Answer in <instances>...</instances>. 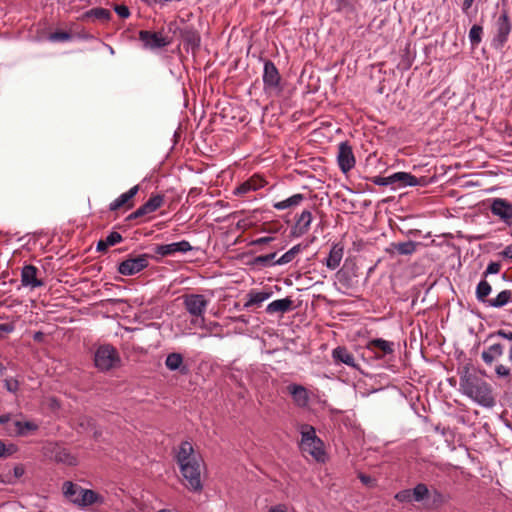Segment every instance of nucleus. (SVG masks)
<instances>
[{
	"mask_svg": "<svg viewBox=\"0 0 512 512\" xmlns=\"http://www.w3.org/2000/svg\"><path fill=\"white\" fill-rule=\"evenodd\" d=\"M274 240V237H271V236H267V237H261V238H258L254 241H252V245H264V244H268L270 243L271 241Z\"/></svg>",
	"mask_w": 512,
	"mask_h": 512,
	"instance_id": "bf43d9fd",
	"label": "nucleus"
},
{
	"mask_svg": "<svg viewBox=\"0 0 512 512\" xmlns=\"http://www.w3.org/2000/svg\"><path fill=\"white\" fill-rule=\"evenodd\" d=\"M312 221V214L309 210H304L296 219L294 226L291 228V237H300L308 232Z\"/></svg>",
	"mask_w": 512,
	"mask_h": 512,
	"instance_id": "a211bd4d",
	"label": "nucleus"
},
{
	"mask_svg": "<svg viewBox=\"0 0 512 512\" xmlns=\"http://www.w3.org/2000/svg\"><path fill=\"white\" fill-rule=\"evenodd\" d=\"M94 363L99 370L109 371L121 365V358L113 345L104 344L97 348L94 354Z\"/></svg>",
	"mask_w": 512,
	"mask_h": 512,
	"instance_id": "20e7f679",
	"label": "nucleus"
},
{
	"mask_svg": "<svg viewBox=\"0 0 512 512\" xmlns=\"http://www.w3.org/2000/svg\"><path fill=\"white\" fill-rule=\"evenodd\" d=\"M504 345L500 342H492L487 349H485L481 357L485 364L491 366L499 357L503 355Z\"/></svg>",
	"mask_w": 512,
	"mask_h": 512,
	"instance_id": "b1692460",
	"label": "nucleus"
},
{
	"mask_svg": "<svg viewBox=\"0 0 512 512\" xmlns=\"http://www.w3.org/2000/svg\"><path fill=\"white\" fill-rule=\"evenodd\" d=\"M13 425H14V429L7 428V430L10 433H15L16 435H25L26 430H36L38 428L35 423L30 422V421H25V422L15 421L13 423Z\"/></svg>",
	"mask_w": 512,
	"mask_h": 512,
	"instance_id": "e433bc0d",
	"label": "nucleus"
},
{
	"mask_svg": "<svg viewBox=\"0 0 512 512\" xmlns=\"http://www.w3.org/2000/svg\"><path fill=\"white\" fill-rule=\"evenodd\" d=\"M271 295H272V292H265V291L255 292V293L250 292L248 294L249 300L244 304V308L251 307L252 305H258V304L262 303L263 301H265L266 299L270 298Z\"/></svg>",
	"mask_w": 512,
	"mask_h": 512,
	"instance_id": "4c0bfd02",
	"label": "nucleus"
},
{
	"mask_svg": "<svg viewBox=\"0 0 512 512\" xmlns=\"http://www.w3.org/2000/svg\"><path fill=\"white\" fill-rule=\"evenodd\" d=\"M343 253H344L343 245L341 243L334 244L329 252V255H328L326 261H325L326 266L331 270L336 269L340 265V262L343 258Z\"/></svg>",
	"mask_w": 512,
	"mask_h": 512,
	"instance_id": "a878e982",
	"label": "nucleus"
},
{
	"mask_svg": "<svg viewBox=\"0 0 512 512\" xmlns=\"http://www.w3.org/2000/svg\"><path fill=\"white\" fill-rule=\"evenodd\" d=\"M497 34L493 39L496 47H503L508 40V36L511 32V22L508 16V12L503 10L497 19Z\"/></svg>",
	"mask_w": 512,
	"mask_h": 512,
	"instance_id": "1a4fd4ad",
	"label": "nucleus"
},
{
	"mask_svg": "<svg viewBox=\"0 0 512 512\" xmlns=\"http://www.w3.org/2000/svg\"><path fill=\"white\" fill-rule=\"evenodd\" d=\"M305 199L303 194H295L286 200L274 203L273 207L277 210H283L299 205Z\"/></svg>",
	"mask_w": 512,
	"mask_h": 512,
	"instance_id": "f704fd0d",
	"label": "nucleus"
},
{
	"mask_svg": "<svg viewBox=\"0 0 512 512\" xmlns=\"http://www.w3.org/2000/svg\"><path fill=\"white\" fill-rule=\"evenodd\" d=\"M281 76L275 64L271 60L264 63L263 83L266 91H281Z\"/></svg>",
	"mask_w": 512,
	"mask_h": 512,
	"instance_id": "0eeeda50",
	"label": "nucleus"
},
{
	"mask_svg": "<svg viewBox=\"0 0 512 512\" xmlns=\"http://www.w3.org/2000/svg\"><path fill=\"white\" fill-rule=\"evenodd\" d=\"M504 258L512 259V244L508 245L501 253Z\"/></svg>",
	"mask_w": 512,
	"mask_h": 512,
	"instance_id": "e2e57ef3",
	"label": "nucleus"
},
{
	"mask_svg": "<svg viewBox=\"0 0 512 512\" xmlns=\"http://www.w3.org/2000/svg\"><path fill=\"white\" fill-rule=\"evenodd\" d=\"M307 245L302 246L301 244H297L293 246L290 250L284 253L278 260L273 262L274 265H284L290 263Z\"/></svg>",
	"mask_w": 512,
	"mask_h": 512,
	"instance_id": "72a5a7b5",
	"label": "nucleus"
},
{
	"mask_svg": "<svg viewBox=\"0 0 512 512\" xmlns=\"http://www.w3.org/2000/svg\"><path fill=\"white\" fill-rule=\"evenodd\" d=\"M491 290V285L486 280L480 281L476 288L477 299L481 302H487L486 298L490 294Z\"/></svg>",
	"mask_w": 512,
	"mask_h": 512,
	"instance_id": "58836bf2",
	"label": "nucleus"
},
{
	"mask_svg": "<svg viewBox=\"0 0 512 512\" xmlns=\"http://www.w3.org/2000/svg\"><path fill=\"white\" fill-rule=\"evenodd\" d=\"M368 180L371 181L373 184L379 185V186L392 185L391 184V176H388V177L374 176V177L368 178Z\"/></svg>",
	"mask_w": 512,
	"mask_h": 512,
	"instance_id": "09e8293b",
	"label": "nucleus"
},
{
	"mask_svg": "<svg viewBox=\"0 0 512 512\" xmlns=\"http://www.w3.org/2000/svg\"><path fill=\"white\" fill-rule=\"evenodd\" d=\"M150 258L152 256L149 254L129 255L127 259L119 263L118 273L124 276L135 275L148 267Z\"/></svg>",
	"mask_w": 512,
	"mask_h": 512,
	"instance_id": "39448f33",
	"label": "nucleus"
},
{
	"mask_svg": "<svg viewBox=\"0 0 512 512\" xmlns=\"http://www.w3.org/2000/svg\"><path fill=\"white\" fill-rule=\"evenodd\" d=\"M114 11L121 18H128L130 16V10L126 5H116Z\"/></svg>",
	"mask_w": 512,
	"mask_h": 512,
	"instance_id": "864d4df0",
	"label": "nucleus"
},
{
	"mask_svg": "<svg viewBox=\"0 0 512 512\" xmlns=\"http://www.w3.org/2000/svg\"><path fill=\"white\" fill-rule=\"evenodd\" d=\"M38 269L34 265H25L21 271V282L23 286L32 288L41 287L44 282L37 278Z\"/></svg>",
	"mask_w": 512,
	"mask_h": 512,
	"instance_id": "aec40b11",
	"label": "nucleus"
},
{
	"mask_svg": "<svg viewBox=\"0 0 512 512\" xmlns=\"http://www.w3.org/2000/svg\"><path fill=\"white\" fill-rule=\"evenodd\" d=\"M358 267L355 263L349 268L346 265L337 271L336 278L338 282L345 289H351L355 286V282L353 281L354 277H357Z\"/></svg>",
	"mask_w": 512,
	"mask_h": 512,
	"instance_id": "6ab92c4d",
	"label": "nucleus"
},
{
	"mask_svg": "<svg viewBox=\"0 0 512 512\" xmlns=\"http://www.w3.org/2000/svg\"><path fill=\"white\" fill-rule=\"evenodd\" d=\"M446 502L445 496L439 490L433 488L429 492V498L426 501V508L437 509Z\"/></svg>",
	"mask_w": 512,
	"mask_h": 512,
	"instance_id": "7c9ffc66",
	"label": "nucleus"
},
{
	"mask_svg": "<svg viewBox=\"0 0 512 512\" xmlns=\"http://www.w3.org/2000/svg\"><path fill=\"white\" fill-rule=\"evenodd\" d=\"M105 240L107 241L109 246H114L122 242L123 237L120 233L113 231L105 238Z\"/></svg>",
	"mask_w": 512,
	"mask_h": 512,
	"instance_id": "8fccbe9b",
	"label": "nucleus"
},
{
	"mask_svg": "<svg viewBox=\"0 0 512 512\" xmlns=\"http://www.w3.org/2000/svg\"><path fill=\"white\" fill-rule=\"evenodd\" d=\"M15 329V325L13 323H3L0 324V339L4 338L5 334H9L13 332Z\"/></svg>",
	"mask_w": 512,
	"mask_h": 512,
	"instance_id": "6e6d98bb",
	"label": "nucleus"
},
{
	"mask_svg": "<svg viewBox=\"0 0 512 512\" xmlns=\"http://www.w3.org/2000/svg\"><path fill=\"white\" fill-rule=\"evenodd\" d=\"M79 486H77L76 484L70 482V481H66L64 484H63V492H64V495L65 497H67L71 502H72V499H76V497H74L77 493L79 494Z\"/></svg>",
	"mask_w": 512,
	"mask_h": 512,
	"instance_id": "37998d69",
	"label": "nucleus"
},
{
	"mask_svg": "<svg viewBox=\"0 0 512 512\" xmlns=\"http://www.w3.org/2000/svg\"><path fill=\"white\" fill-rule=\"evenodd\" d=\"M15 478H20L24 475L25 469L23 465H16L13 469Z\"/></svg>",
	"mask_w": 512,
	"mask_h": 512,
	"instance_id": "680f3d73",
	"label": "nucleus"
},
{
	"mask_svg": "<svg viewBox=\"0 0 512 512\" xmlns=\"http://www.w3.org/2000/svg\"><path fill=\"white\" fill-rule=\"evenodd\" d=\"M395 499L398 500L399 502H411L412 500H414L413 496L411 495V489L399 491L395 495Z\"/></svg>",
	"mask_w": 512,
	"mask_h": 512,
	"instance_id": "de8ad7c7",
	"label": "nucleus"
},
{
	"mask_svg": "<svg viewBox=\"0 0 512 512\" xmlns=\"http://www.w3.org/2000/svg\"><path fill=\"white\" fill-rule=\"evenodd\" d=\"M44 337H45V335H44V333H43V332H41V331H37V332H35V333H34V335H33V339H34V341H36V342H42V341H43V339H44Z\"/></svg>",
	"mask_w": 512,
	"mask_h": 512,
	"instance_id": "69168bd1",
	"label": "nucleus"
},
{
	"mask_svg": "<svg viewBox=\"0 0 512 512\" xmlns=\"http://www.w3.org/2000/svg\"><path fill=\"white\" fill-rule=\"evenodd\" d=\"M495 337H502L504 339H507L508 341H512V332L511 331H505V330H498L495 332L490 333L486 340V342H491Z\"/></svg>",
	"mask_w": 512,
	"mask_h": 512,
	"instance_id": "a18cd8bd",
	"label": "nucleus"
},
{
	"mask_svg": "<svg viewBox=\"0 0 512 512\" xmlns=\"http://www.w3.org/2000/svg\"><path fill=\"white\" fill-rule=\"evenodd\" d=\"M108 247H110L105 239H101L98 241L96 250L98 252H106L108 250Z\"/></svg>",
	"mask_w": 512,
	"mask_h": 512,
	"instance_id": "052dcab7",
	"label": "nucleus"
},
{
	"mask_svg": "<svg viewBox=\"0 0 512 512\" xmlns=\"http://www.w3.org/2000/svg\"><path fill=\"white\" fill-rule=\"evenodd\" d=\"M126 331L131 333V335L126 339L124 346L126 348H131L135 351L143 352V348L136 347L135 342H145V331L142 328H126Z\"/></svg>",
	"mask_w": 512,
	"mask_h": 512,
	"instance_id": "bb28decb",
	"label": "nucleus"
},
{
	"mask_svg": "<svg viewBox=\"0 0 512 512\" xmlns=\"http://www.w3.org/2000/svg\"><path fill=\"white\" fill-rule=\"evenodd\" d=\"M56 459L58 461H61V462H64V463H67L68 465H74L75 464V458L73 456H71L69 453H63V457L62 456H56Z\"/></svg>",
	"mask_w": 512,
	"mask_h": 512,
	"instance_id": "13d9d810",
	"label": "nucleus"
},
{
	"mask_svg": "<svg viewBox=\"0 0 512 512\" xmlns=\"http://www.w3.org/2000/svg\"><path fill=\"white\" fill-rule=\"evenodd\" d=\"M501 269V263L500 262H491L486 268V271L484 272V277H487L489 274H497Z\"/></svg>",
	"mask_w": 512,
	"mask_h": 512,
	"instance_id": "603ef678",
	"label": "nucleus"
},
{
	"mask_svg": "<svg viewBox=\"0 0 512 512\" xmlns=\"http://www.w3.org/2000/svg\"><path fill=\"white\" fill-rule=\"evenodd\" d=\"M176 459L182 476L187 481L185 486L194 492H200L203 489L200 477L201 457L194 454L191 442L183 441L180 444Z\"/></svg>",
	"mask_w": 512,
	"mask_h": 512,
	"instance_id": "f03ea898",
	"label": "nucleus"
},
{
	"mask_svg": "<svg viewBox=\"0 0 512 512\" xmlns=\"http://www.w3.org/2000/svg\"><path fill=\"white\" fill-rule=\"evenodd\" d=\"M95 420L92 417L82 416L78 419L77 423V431L81 432H90L91 429H95Z\"/></svg>",
	"mask_w": 512,
	"mask_h": 512,
	"instance_id": "ea45409f",
	"label": "nucleus"
},
{
	"mask_svg": "<svg viewBox=\"0 0 512 512\" xmlns=\"http://www.w3.org/2000/svg\"><path fill=\"white\" fill-rule=\"evenodd\" d=\"M5 388L12 393H15L19 389V381L16 379H5Z\"/></svg>",
	"mask_w": 512,
	"mask_h": 512,
	"instance_id": "3c124183",
	"label": "nucleus"
},
{
	"mask_svg": "<svg viewBox=\"0 0 512 512\" xmlns=\"http://www.w3.org/2000/svg\"><path fill=\"white\" fill-rule=\"evenodd\" d=\"M333 359L336 363H343L349 367L357 368L354 356L344 346H338L332 352Z\"/></svg>",
	"mask_w": 512,
	"mask_h": 512,
	"instance_id": "393cba45",
	"label": "nucleus"
},
{
	"mask_svg": "<svg viewBox=\"0 0 512 512\" xmlns=\"http://www.w3.org/2000/svg\"><path fill=\"white\" fill-rule=\"evenodd\" d=\"M338 165L343 173H347L355 166V157L351 145L345 141L339 144Z\"/></svg>",
	"mask_w": 512,
	"mask_h": 512,
	"instance_id": "9b49d317",
	"label": "nucleus"
},
{
	"mask_svg": "<svg viewBox=\"0 0 512 512\" xmlns=\"http://www.w3.org/2000/svg\"><path fill=\"white\" fill-rule=\"evenodd\" d=\"M164 203V195L156 194L152 195L148 201H146L142 207L143 211H145L146 215L158 210Z\"/></svg>",
	"mask_w": 512,
	"mask_h": 512,
	"instance_id": "473e14b6",
	"label": "nucleus"
},
{
	"mask_svg": "<svg viewBox=\"0 0 512 512\" xmlns=\"http://www.w3.org/2000/svg\"><path fill=\"white\" fill-rule=\"evenodd\" d=\"M482 33H483L482 26L475 24L471 27L470 32H469V38H470L471 44L473 46H476L481 42Z\"/></svg>",
	"mask_w": 512,
	"mask_h": 512,
	"instance_id": "79ce46f5",
	"label": "nucleus"
},
{
	"mask_svg": "<svg viewBox=\"0 0 512 512\" xmlns=\"http://www.w3.org/2000/svg\"><path fill=\"white\" fill-rule=\"evenodd\" d=\"M429 492L430 489L424 483H419L411 489V495L416 502L427 501L429 498Z\"/></svg>",
	"mask_w": 512,
	"mask_h": 512,
	"instance_id": "c9c22d12",
	"label": "nucleus"
},
{
	"mask_svg": "<svg viewBox=\"0 0 512 512\" xmlns=\"http://www.w3.org/2000/svg\"><path fill=\"white\" fill-rule=\"evenodd\" d=\"M391 176V184H396L398 187L405 186H423L426 185L427 181L425 177H416L408 172H396Z\"/></svg>",
	"mask_w": 512,
	"mask_h": 512,
	"instance_id": "ddd939ff",
	"label": "nucleus"
},
{
	"mask_svg": "<svg viewBox=\"0 0 512 512\" xmlns=\"http://www.w3.org/2000/svg\"><path fill=\"white\" fill-rule=\"evenodd\" d=\"M367 349L374 352L377 358L394 353V343L382 338L372 339L367 343Z\"/></svg>",
	"mask_w": 512,
	"mask_h": 512,
	"instance_id": "4468645a",
	"label": "nucleus"
},
{
	"mask_svg": "<svg viewBox=\"0 0 512 512\" xmlns=\"http://www.w3.org/2000/svg\"><path fill=\"white\" fill-rule=\"evenodd\" d=\"M178 32L185 50L187 52L190 50L193 55H196L201 45L199 31L191 25L184 24L182 27L178 28Z\"/></svg>",
	"mask_w": 512,
	"mask_h": 512,
	"instance_id": "423d86ee",
	"label": "nucleus"
},
{
	"mask_svg": "<svg viewBox=\"0 0 512 512\" xmlns=\"http://www.w3.org/2000/svg\"><path fill=\"white\" fill-rule=\"evenodd\" d=\"M435 430L437 432H440L443 435H445L447 432H450V429L448 427H445V426L441 427L440 424L435 426Z\"/></svg>",
	"mask_w": 512,
	"mask_h": 512,
	"instance_id": "774afa93",
	"label": "nucleus"
},
{
	"mask_svg": "<svg viewBox=\"0 0 512 512\" xmlns=\"http://www.w3.org/2000/svg\"><path fill=\"white\" fill-rule=\"evenodd\" d=\"M418 245L419 243L412 240L400 243H391L390 246L385 249V251L390 256H393L394 254L408 256L412 255L416 251Z\"/></svg>",
	"mask_w": 512,
	"mask_h": 512,
	"instance_id": "4be33fe9",
	"label": "nucleus"
},
{
	"mask_svg": "<svg viewBox=\"0 0 512 512\" xmlns=\"http://www.w3.org/2000/svg\"><path fill=\"white\" fill-rule=\"evenodd\" d=\"M491 212L508 226H512V204L505 199L496 198L490 206Z\"/></svg>",
	"mask_w": 512,
	"mask_h": 512,
	"instance_id": "f8f14e48",
	"label": "nucleus"
},
{
	"mask_svg": "<svg viewBox=\"0 0 512 512\" xmlns=\"http://www.w3.org/2000/svg\"><path fill=\"white\" fill-rule=\"evenodd\" d=\"M139 189H140L139 185H135L131 189H129L127 192L120 195L116 200H114L112 203H110L109 210L117 211L122 207H126L127 209L132 208L134 206L132 199L136 196Z\"/></svg>",
	"mask_w": 512,
	"mask_h": 512,
	"instance_id": "f3484780",
	"label": "nucleus"
},
{
	"mask_svg": "<svg viewBox=\"0 0 512 512\" xmlns=\"http://www.w3.org/2000/svg\"><path fill=\"white\" fill-rule=\"evenodd\" d=\"M165 365L170 371H179L181 375L189 373V367L183 364V356L180 353L173 352L168 354Z\"/></svg>",
	"mask_w": 512,
	"mask_h": 512,
	"instance_id": "5701e85b",
	"label": "nucleus"
},
{
	"mask_svg": "<svg viewBox=\"0 0 512 512\" xmlns=\"http://www.w3.org/2000/svg\"><path fill=\"white\" fill-rule=\"evenodd\" d=\"M338 10L345 9L350 6V3L348 0H337Z\"/></svg>",
	"mask_w": 512,
	"mask_h": 512,
	"instance_id": "0e129e2a",
	"label": "nucleus"
},
{
	"mask_svg": "<svg viewBox=\"0 0 512 512\" xmlns=\"http://www.w3.org/2000/svg\"><path fill=\"white\" fill-rule=\"evenodd\" d=\"M294 308L293 306V300L289 297L275 300L268 304L266 308V312L273 314V313H285Z\"/></svg>",
	"mask_w": 512,
	"mask_h": 512,
	"instance_id": "c85d7f7f",
	"label": "nucleus"
},
{
	"mask_svg": "<svg viewBox=\"0 0 512 512\" xmlns=\"http://www.w3.org/2000/svg\"><path fill=\"white\" fill-rule=\"evenodd\" d=\"M287 391L292 396L294 403L299 407H306L309 403L308 390L299 384H290L287 386Z\"/></svg>",
	"mask_w": 512,
	"mask_h": 512,
	"instance_id": "412c9836",
	"label": "nucleus"
},
{
	"mask_svg": "<svg viewBox=\"0 0 512 512\" xmlns=\"http://www.w3.org/2000/svg\"><path fill=\"white\" fill-rule=\"evenodd\" d=\"M145 215H146V213H145V211H143V207L141 205L138 209H136L134 212H132L130 215H128L126 220L127 221H132V220L141 218V217H143Z\"/></svg>",
	"mask_w": 512,
	"mask_h": 512,
	"instance_id": "4d7b16f0",
	"label": "nucleus"
},
{
	"mask_svg": "<svg viewBox=\"0 0 512 512\" xmlns=\"http://www.w3.org/2000/svg\"><path fill=\"white\" fill-rule=\"evenodd\" d=\"M276 255H277L276 252H273V253H270L267 255H259L252 260L251 264L256 265V266H263V267L268 266V265H274L272 263V261L274 260Z\"/></svg>",
	"mask_w": 512,
	"mask_h": 512,
	"instance_id": "a19ab883",
	"label": "nucleus"
},
{
	"mask_svg": "<svg viewBox=\"0 0 512 512\" xmlns=\"http://www.w3.org/2000/svg\"><path fill=\"white\" fill-rule=\"evenodd\" d=\"M472 365L467 363L460 372V388L464 395L479 405L492 408L496 401L491 386L476 373L471 372Z\"/></svg>",
	"mask_w": 512,
	"mask_h": 512,
	"instance_id": "f257e3e1",
	"label": "nucleus"
},
{
	"mask_svg": "<svg viewBox=\"0 0 512 512\" xmlns=\"http://www.w3.org/2000/svg\"><path fill=\"white\" fill-rule=\"evenodd\" d=\"M18 448L15 444L5 445L0 440V457H8L17 452Z\"/></svg>",
	"mask_w": 512,
	"mask_h": 512,
	"instance_id": "49530a36",
	"label": "nucleus"
},
{
	"mask_svg": "<svg viewBox=\"0 0 512 512\" xmlns=\"http://www.w3.org/2000/svg\"><path fill=\"white\" fill-rule=\"evenodd\" d=\"M111 12L106 9V8H102V7H95V8H92L88 11H86L83 15H82V20H88V19H93V20H100V21H103V22H107L111 19Z\"/></svg>",
	"mask_w": 512,
	"mask_h": 512,
	"instance_id": "c756f323",
	"label": "nucleus"
},
{
	"mask_svg": "<svg viewBox=\"0 0 512 512\" xmlns=\"http://www.w3.org/2000/svg\"><path fill=\"white\" fill-rule=\"evenodd\" d=\"M512 302V291L503 290L495 298L487 300V303L494 308H501Z\"/></svg>",
	"mask_w": 512,
	"mask_h": 512,
	"instance_id": "2f4dec72",
	"label": "nucleus"
},
{
	"mask_svg": "<svg viewBox=\"0 0 512 512\" xmlns=\"http://www.w3.org/2000/svg\"><path fill=\"white\" fill-rule=\"evenodd\" d=\"M104 501L103 496L90 489L79 488V495L76 499H72L74 504L82 507L90 506L96 503L102 504Z\"/></svg>",
	"mask_w": 512,
	"mask_h": 512,
	"instance_id": "dca6fc26",
	"label": "nucleus"
},
{
	"mask_svg": "<svg viewBox=\"0 0 512 512\" xmlns=\"http://www.w3.org/2000/svg\"><path fill=\"white\" fill-rule=\"evenodd\" d=\"M208 302L202 294H189L184 296V307L193 316H202Z\"/></svg>",
	"mask_w": 512,
	"mask_h": 512,
	"instance_id": "9d476101",
	"label": "nucleus"
},
{
	"mask_svg": "<svg viewBox=\"0 0 512 512\" xmlns=\"http://www.w3.org/2000/svg\"><path fill=\"white\" fill-rule=\"evenodd\" d=\"M300 449L310 454L318 462H325L326 460L324 443L317 437L315 428L308 424L302 427Z\"/></svg>",
	"mask_w": 512,
	"mask_h": 512,
	"instance_id": "7ed1b4c3",
	"label": "nucleus"
},
{
	"mask_svg": "<svg viewBox=\"0 0 512 512\" xmlns=\"http://www.w3.org/2000/svg\"><path fill=\"white\" fill-rule=\"evenodd\" d=\"M139 39L143 42L145 48L151 50L163 48L171 44V39L162 36L160 32L148 30H140Z\"/></svg>",
	"mask_w": 512,
	"mask_h": 512,
	"instance_id": "6e6552de",
	"label": "nucleus"
},
{
	"mask_svg": "<svg viewBox=\"0 0 512 512\" xmlns=\"http://www.w3.org/2000/svg\"><path fill=\"white\" fill-rule=\"evenodd\" d=\"M192 249L193 248L188 241L182 240L176 243L157 245L155 247V253L162 257H165L168 255H172L176 252L186 253L191 251Z\"/></svg>",
	"mask_w": 512,
	"mask_h": 512,
	"instance_id": "2eb2a0df",
	"label": "nucleus"
},
{
	"mask_svg": "<svg viewBox=\"0 0 512 512\" xmlns=\"http://www.w3.org/2000/svg\"><path fill=\"white\" fill-rule=\"evenodd\" d=\"M495 373L499 378H506L510 376V369L502 364L495 367Z\"/></svg>",
	"mask_w": 512,
	"mask_h": 512,
	"instance_id": "5fc2aeb1",
	"label": "nucleus"
},
{
	"mask_svg": "<svg viewBox=\"0 0 512 512\" xmlns=\"http://www.w3.org/2000/svg\"><path fill=\"white\" fill-rule=\"evenodd\" d=\"M50 41H68L72 39V34L67 31H55L51 33L48 37Z\"/></svg>",
	"mask_w": 512,
	"mask_h": 512,
	"instance_id": "c03bdc74",
	"label": "nucleus"
},
{
	"mask_svg": "<svg viewBox=\"0 0 512 512\" xmlns=\"http://www.w3.org/2000/svg\"><path fill=\"white\" fill-rule=\"evenodd\" d=\"M265 184V181L257 176H253L247 181L240 184L234 191L236 195H244L248 193L249 191H255L261 187H263Z\"/></svg>",
	"mask_w": 512,
	"mask_h": 512,
	"instance_id": "cd10ccee",
	"label": "nucleus"
},
{
	"mask_svg": "<svg viewBox=\"0 0 512 512\" xmlns=\"http://www.w3.org/2000/svg\"><path fill=\"white\" fill-rule=\"evenodd\" d=\"M269 512H286L284 505H276L269 509Z\"/></svg>",
	"mask_w": 512,
	"mask_h": 512,
	"instance_id": "338daca9",
	"label": "nucleus"
}]
</instances>
